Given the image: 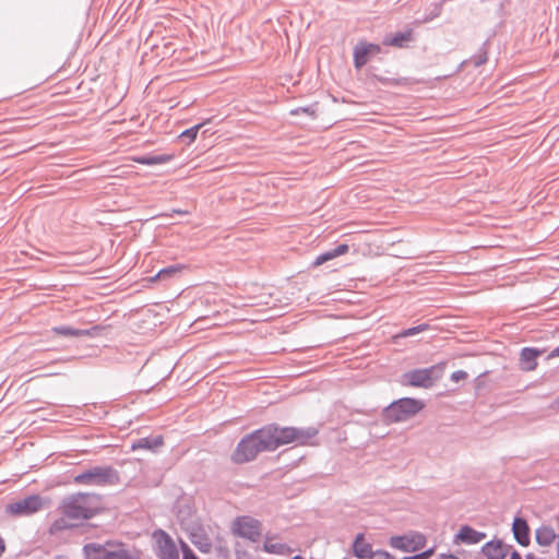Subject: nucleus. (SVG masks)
Listing matches in <instances>:
<instances>
[{"instance_id":"nucleus-26","label":"nucleus","mask_w":559,"mask_h":559,"mask_svg":"<svg viewBox=\"0 0 559 559\" xmlns=\"http://www.w3.org/2000/svg\"><path fill=\"white\" fill-rule=\"evenodd\" d=\"M171 159L170 155L160 154L154 156H146L140 159V163L144 165H160L169 162Z\"/></svg>"},{"instance_id":"nucleus-30","label":"nucleus","mask_w":559,"mask_h":559,"mask_svg":"<svg viewBox=\"0 0 559 559\" xmlns=\"http://www.w3.org/2000/svg\"><path fill=\"white\" fill-rule=\"evenodd\" d=\"M301 112L307 114L309 116H314L316 109L313 108V106H308V107H298L290 111L292 115H299Z\"/></svg>"},{"instance_id":"nucleus-37","label":"nucleus","mask_w":559,"mask_h":559,"mask_svg":"<svg viewBox=\"0 0 559 559\" xmlns=\"http://www.w3.org/2000/svg\"><path fill=\"white\" fill-rule=\"evenodd\" d=\"M549 358H554V357H559V346H557L556 348H554L549 355H548Z\"/></svg>"},{"instance_id":"nucleus-32","label":"nucleus","mask_w":559,"mask_h":559,"mask_svg":"<svg viewBox=\"0 0 559 559\" xmlns=\"http://www.w3.org/2000/svg\"><path fill=\"white\" fill-rule=\"evenodd\" d=\"M433 552V549L430 548V549H427L423 552H419V554H416V555H413V556H407V557H404L403 559H428Z\"/></svg>"},{"instance_id":"nucleus-27","label":"nucleus","mask_w":559,"mask_h":559,"mask_svg":"<svg viewBox=\"0 0 559 559\" xmlns=\"http://www.w3.org/2000/svg\"><path fill=\"white\" fill-rule=\"evenodd\" d=\"M427 330H429V324L421 323L413 328L404 329L396 335V337L405 338L425 332Z\"/></svg>"},{"instance_id":"nucleus-8","label":"nucleus","mask_w":559,"mask_h":559,"mask_svg":"<svg viewBox=\"0 0 559 559\" xmlns=\"http://www.w3.org/2000/svg\"><path fill=\"white\" fill-rule=\"evenodd\" d=\"M152 538L155 543V554L159 559H179L178 548L167 532L155 530Z\"/></svg>"},{"instance_id":"nucleus-4","label":"nucleus","mask_w":559,"mask_h":559,"mask_svg":"<svg viewBox=\"0 0 559 559\" xmlns=\"http://www.w3.org/2000/svg\"><path fill=\"white\" fill-rule=\"evenodd\" d=\"M75 484L86 486H114L120 480L116 468L109 465H97L86 468L74 476Z\"/></svg>"},{"instance_id":"nucleus-12","label":"nucleus","mask_w":559,"mask_h":559,"mask_svg":"<svg viewBox=\"0 0 559 559\" xmlns=\"http://www.w3.org/2000/svg\"><path fill=\"white\" fill-rule=\"evenodd\" d=\"M109 547V554L105 559H140V551L135 548H127L124 544L107 540Z\"/></svg>"},{"instance_id":"nucleus-14","label":"nucleus","mask_w":559,"mask_h":559,"mask_svg":"<svg viewBox=\"0 0 559 559\" xmlns=\"http://www.w3.org/2000/svg\"><path fill=\"white\" fill-rule=\"evenodd\" d=\"M481 554L488 559H504L509 554V547L501 540H490L481 547Z\"/></svg>"},{"instance_id":"nucleus-13","label":"nucleus","mask_w":559,"mask_h":559,"mask_svg":"<svg viewBox=\"0 0 559 559\" xmlns=\"http://www.w3.org/2000/svg\"><path fill=\"white\" fill-rule=\"evenodd\" d=\"M486 538V533L478 532L469 525H463L454 537V543L475 545Z\"/></svg>"},{"instance_id":"nucleus-7","label":"nucleus","mask_w":559,"mask_h":559,"mask_svg":"<svg viewBox=\"0 0 559 559\" xmlns=\"http://www.w3.org/2000/svg\"><path fill=\"white\" fill-rule=\"evenodd\" d=\"M45 501L39 495H31L7 504V513L14 516H29L44 508Z\"/></svg>"},{"instance_id":"nucleus-38","label":"nucleus","mask_w":559,"mask_h":559,"mask_svg":"<svg viewBox=\"0 0 559 559\" xmlns=\"http://www.w3.org/2000/svg\"><path fill=\"white\" fill-rule=\"evenodd\" d=\"M4 551H5V543H4L3 538L0 537V557L3 555Z\"/></svg>"},{"instance_id":"nucleus-31","label":"nucleus","mask_w":559,"mask_h":559,"mask_svg":"<svg viewBox=\"0 0 559 559\" xmlns=\"http://www.w3.org/2000/svg\"><path fill=\"white\" fill-rule=\"evenodd\" d=\"M487 61V50L485 49V45L480 49V53L475 57L474 63L479 67Z\"/></svg>"},{"instance_id":"nucleus-20","label":"nucleus","mask_w":559,"mask_h":559,"mask_svg":"<svg viewBox=\"0 0 559 559\" xmlns=\"http://www.w3.org/2000/svg\"><path fill=\"white\" fill-rule=\"evenodd\" d=\"M348 249H349L348 245L340 243L335 248L320 253L312 262V265L313 266L322 265L323 263H325L338 255L345 254L348 251Z\"/></svg>"},{"instance_id":"nucleus-24","label":"nucleus","mask_w":559,"mask_h":559,"mask_svg":"<svg viewBox=\"0 0 559 559\" xmlns=\"http://www.w3.org/2000/svg\"><path fill=\"white\" fill-rule=\"evenodd\" d=\"M182 266L179 264L169 265L167 267H164L157 272L153 277H150V282L155 281H168L169 278H173L175 275H177L181 271Z\"/></svg>"},{"instance_id":"nucleus-40","label":"nucleus","mask_w":559,"mask_h":559,"mask_svg":"<svg viewBox=\"0 0 559 559\" xmlns=\"http://www.w3.org/2000/svg\"><path fill=\"white\" fill-rule=\"evenodd\" d=\"M440 559H459V558L454 555H441Z\"/></svg>"},{"instance_id":"nucleus-11","label":"nucleus","mask_w":559,"mask_h":559,"mask_svg":"<svg viewBox=\"0 0 559 559\" xmlns=\"http://www.w3.org/2000/svg\"><path fill=\"white\" fill-rule=\"evenodd\" d=\"M381 51V48L377 44H368L360 41L354 47V66L357 69H361L369 61L370 56H376Z\"/></svg>"},{"instance_id":"nucleus-42","label":"nucleus","mask_w":559,"mask_h":559,"mask_svg":"<svg viewBox=\"0 0 559 559\" xmlns=\"http://www.w3.org/2000/svg\"><path fill=\"white\" fill-rule=\"evenodd\" d=\"M174 212L177 213V214H186L187 213V212H183V211H180V210H175Z\"/></svg>"},{"instance_id":"nucleus-28","label":"nucleus","mask_w":559,"mask_h":559,"mask_svg":"<svg viewBox=\"0 0 559 559\" xmlns=\"http://www.w3.org/2000/svg\"><path fill=\"white\" fill-rule=\"evenodd\" d=\"M73 525L69 524L64 518L55 520L49 527L50 534H57L64 530L71 528Z\"/></svg>"},{"instance_id":"nucleus-3","label":"nucleus","mask_w":559,"mask_h":559,"mask_svg":"<svg viewBox=\"0 0 559 559\" xmlns=\"http://www.w3.org/2000/svg\"><path fill=\"white\" fill-rule=\"evenodd\" d=\"M269 435L264 428H260L245 436L237 444L231 454V461L236 464H243L253 461L260 452L272 451Z\"/></svg>"},{"instance_id":"nucleus-6","label":"nucleus","mask_w":559,"mask_h":559,"mask_svg":"<svg viewBox=\"0 0 559 559\" xmlns=\"http://www.w3.org/2000/svg\"><path fill=\"white\" fill-rule=\"evenodd\" d=\"M445 364L440 362L428 368L413 369L404 373L406 383L414 388L429 389L442 378Z\"/></svg>"},{"instance_id":"nucleus-36","label":"nucleus","mask_w":559,"mask_h":559,"mask_svg":"<svg viewBox=\"0 0 559 559\" xmlns=\"http://www.w3.org/2000/svg\"><path fill=\"white\" fill-rule=\"evenodd\" d=\"M264 548L269 552H276L277 545L265 543Z\"/></svg>"},{"instance_id":"nucleus-10","label":"nucleus","mask_w":559,"mask_h":559,"mask_svg":"<svg viewBox=\"0 0 559 559\" xmlns=\"http://www.w3.org/2000/svg\"><path fill=\"white\" fill-rule=\"evenodd\" d=\"M390 544L393 548L403 551H415L424 546L425 536L418 533L391 537Z\"/></svg>"},{"instance_id":"nucleus-45","label":"nucleus","mask_w":559,"mask_h":559,"mask_svg":"<svg viewBox=\"0 0 559 559\" xmlns=\"http://www.w3.org/2000/svg\"><path fill=\"white\" fill-rule=\"evenodd\" d=\"M343 559H352V558H349V557H345V558H343Z\"/></svg>"},{"instance_id":"nucleus-23","label":"nucleus","mask_w":559,"mask_h":559,"mask_svg":"<svg viewBox=\"0 0 559 559\" xmlns=\"http://www.w3.org/2000/svg\"><path fill=\"white\" fill-rule=\"evenodd\" d=\"M52 332L64 337H81L91 335L90 330L75 329L68 325L53 326Z\"/></svg>"},{"instance_id":"nucleus-41","label":"nucleus","mask_w":559,"mask_h":559,"mask_svg":"<svg viewBox=\"0 0 559 559\" xmlns=\"http://www.w3.org/2000/svg\"><path fill=\"white\" fill-rule=\"evenodd\" d=\"M525 558H526V559H543V558H537V557H536L534 554H532V552L526 554Z\"/></svg>"},{"instance_id":"nucleus-39","label":"nucleus","mask_w":559,"mask_h":559,"mask_svg":"<svg viewBox=\"0 0 559 559\" xmlns=\"http://www.w3.org/2000/svg\"><path fill=\"white\" fill-rule=\"evenodd\" d=\"M510 559H522L521 555L518 551H512Z\"/></svg>"},{"instance_id":"nucleus-1","label":"nucleus","mask_w":559,"mask_h":559,"mask_svg":"<svg viewBox=\"0 0 559 559\" xmlns=\"http://www.w3.org/2000/svg\"><path fill=\"white\" fill-rule=\"evenodd\" d=\"M99 495L78 492L67 496L60 503V511L64 518L71 520H90L100 510Z\"/></svg>"},{"instance_id":"nucleus-17","label":"nucleus","mask_w":559,"mask_h":559,"mask_svg":"<svg viewBox=\"0 0 559 559\" xmlns=\"http://www.w3.org/2000/svg\"><path fill=\"white\" fill-rule=\"evenodd\" d=\"M542 350L533 348V347H524L521 350V368L524 371H532L535 370L537 367V357L542 355Z\"/></svg>"},{"instance_id":"nucleus-25","label":"nucleus","mask_w":559,"mask_h":559,"mask_svg":"<svg viewBox=\"0 0 559 559\" xmlns=\"http://www.w3.org/2000/svg\"><path fill=\"white\" fill-rule=\"evenodd\" d=\"M203 124L204 123H199V124H195V126L182 131L180 133L179 138L182 141H186L187 144L192 143L197 139L198 132L203 127Z\"/></svg>"},{"instance_id":"nucleus-16","label":"nucleus","mask_w":559,"mask_h":559,"mask_svg":"<svg viewBox=\"0 0 559 559\" xmlns=\"http://www.w3.org/2000/svg\"><path fill=\"white\" fill-rule=\"evenodd\" d=\"M107 542L105 544L87 543L83 546L82 552L84 559H105L109 554Z\"/></svg>"},{"instance_id":"nucleus-2","label":"nucleus","mask_w":559,"mask_h":559,"mask_svg":"<svg viewBox=\"0 0 559 559\" xmlns=\"http://www.w3.org/2000/svg\"><path fill=\"white\" fill-rule=\"evenodd\" d=\"M265 433L269 435L271 450L274 451L281 445L295 442L298 445L310 444V440L317 437L319 430L314 427H280L278 425L271 424L263 427Z\"/></svg>"},{"instance_id":"nucleus-35","label":"nucleus","mask_w":559,"mask_h":559,"mask_svg":"<svg viewBox=\"0 0 559 559\" xmlns=\"http://www.w3.org/2000/svg\"><path fill=\"white\" fill-rule=\"evenodd\" d=\"M440 13H441V4H438V5L435 7V11H432V16L425 19V21H429V20H431V19H433L436 16H439Z\"/></svg>"},{"instance_id":"nucleus-18","label":"nucleus","mask_w":559,"mask_h":559,"mask_svg":"<svg viewBox=\"0 0 559 559\" xmlns=\"http://www.w3.org/2000/svg\"><path fill=\"white\" fill-rule=\"evenodd\" d=\"M353 554L358 559H369L373 556L372 545L366 540L364 534H358L354 539Z\"/></svg>"},{"instance_id":"nucleus-22","label":"nucleus","mask_w":559,"mask_h":559,"mask_svg":"<svg viewBox=\"0 0 559 559\" xmlns=\"http://www.w3.org/2000/svg\"><path fill=\"white\" fill-rule=\"evenodd\" d=\"M557 537L558 536L556 535L554 528H551L550 526L543 525L538 527L535 533L536 542L540 546L551 545Z\"/></svg>"},{"instance_id":"nucleus-43","label":"nucleus","mask_w":559,"mask_h":559,"mask_svg":"<svg viewBox=\"0 0 559 559\" xmlns=\"http://www.w3.org/2000/svg\"><path fill=\"white\" fill-rule=\"evenodd\" d=\"M53 559H68L66 556H56Z\"/></svg>"},{"instance_id":"nucleus-5","label":"nucleus","mask_w":559,"mask_h":559,"mask_svg":"<svg viewBox=\"0 0 559 559\" xmlns=\"http://www.w3.org/2000/svg\"><path fill=\"white\" fill-rule=\"evenodd\" d=\"M425 404L413 397H402L393 401L383 409L382 416L386 423H402L418 414Z\"/></svg>"},{"instance_id":"nucleus-33","label":"nucleus","mask_w":559,"mask_h":559,"mask_svg":"<svg viewBox=\"0 0 559 559\" xmlns=\"http://www.w3.org/2000/svg\"><path fill=\"white\" fill-rule=\"evenodd\" d=\"M467 372L464 370H456L451 373V380L454 382H459L461 380H465L467 378Z\"/></svg>"},{"instance_id":"nucleus-15","label":"nucleus","mask_w":559,"mask_h":559,"mask_svg":"<svg viewBox=\"0 0 559 559\" xmlns=\"http://www.w3.org/2000/svg\"><path fill=\"white\" fill-rule=\"evenodd\" d=\"M512 532L515 540L521 546H527L530 544V527L525 519L516 516L513 520Z\"/></svg>"},{"instance_id":"nucleus-21","label":"nucleus","mask_w":559,"mask_h":559,"mask_svg":"<svg viewBox=\"0 0 559 559\" xmlns=\"http://www.w3.org/2000/svg\"><path fill=\"white\" fill-rule=\"evenodd\" d=\"M163 437L156 436V437H144L140 438L132 442L131 449L132 450H154L163 444Z\"/></svg>"},{"instance_id":"nucleus-29","label":"nucleus","mask_w":559,"mask_h":559,"mask_svg":"<svg viewBox=\"0 0 559 559\" xmlns=\"http://www.w3.org/2000/svg\"><path fill=\"white\" fill-rule=\"evenodd\" d=\"M182 559H199L194 551L185 543L181 542Z\"/></svg>"},{"instance_id":"nucleus-19","label":"nucleus","mask_w":559,"mask_h":559,"mask_svg":"<svg viewBox=\"0 0 559 559\" xmlns=\"http://www.w3.org/2000/svg\"><path fill=\"white\" fill-rule=\"evenodd\" d=\"M413 39V32L412 29H407L405 32H397L392 35H386L383 38V45L384 46H392V47H399L403 48L405 47L409 41Z\"/></svg>"},{"instance_id":"nucleus-9","label":"nucleus","mask_w":559,"mask_h":559,"mask_svg":"<svg viewBox=\"0 0 559 559\" xmlns=\"http://www.w3.org/2000/svg\"><path fill=\"white\" fill-rule=\"evenodd\" d=\"M233 532L251 542H258L261 537V523L251 516H238L233 522Z\"/></svg>"},{"instance_id":"nucleus-34","label":"nucleus","mask_w":559,"mask_h":559,"mask_svg":"<svg viewBox=\"0 0 559 559\" xmlns=\"http://www.w3.org/2000/svg\"><path fill=\"white\" fill-rule=\"evenodd\" d=\"M369 559H395V558L388 551L377 550V551H374L373 556H371Z\"/></svg>"},{"instance_id":"nucleus-46","label":"nucleus","mask_w":559,"mask_h":559,"mask_svg":"<svg viewBox=\"0 0 559 559\" xmlns=\"http://www.w3.org/2000/svg\"><path fill=\"white\" fill-rule=\"evenodd\" d=\"M557 403L559 404V399L557 400Z\"/></svg>"},{"instance_id":"nucleus-44","label":"nucleus","mask_w":559,"mask_h":559,"mask_svg":"<svg viewBox=\"0 0 559 559\" xmlns=\"http://www.w3.org/2000/svg\"><path fill=\"white\" fill-rule=\"evenodd\" d=\"M292 559H305L304 557L299 556V555H296L294 556Z\"/></svg>"}]
</instances>
